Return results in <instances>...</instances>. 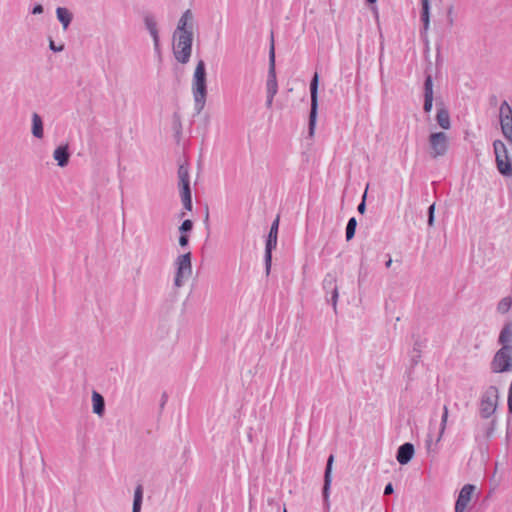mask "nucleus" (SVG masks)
Instances as JSON below:
<instances>
[{
  "instance_id": "nucleus-1",
  "label": "nucleus",
  "mask_w": 512,
  "mask_h": 512,
  "mask_svg": "<svg viewBox=\"0 0 512 512\" xmlns=\"http://www.w3.org/2000/svg\"><path fill=\"white\" fill-rule=\"evenodd\" d=\"M193 16L190 10H187L181 16L175 33L176 43L174 44V55L181 63L188 62L191 55L192 32L191 22Z\"/></svg>"
},
{
  "instance_id": "nucleus-2",
  "label": "nucleus",
  "mask_w": 512,
  "mask_h": 512,
  "mask_svg": "<svg viewBox=\"0 0 512 512\" xmlns=\"http://www.w3.org/2000/svg\"><path fill=\"white\" fill-rule=\"evenodd\" d=\"M493 151L498 172L504 177H512V157L504 142L495 140L493 142Z\"/></svg>"
},
{
  "instance_id": "nucleus-3",
  "label": "nucleus",
  "mask_w": 512,
  "mask_h": 512,
  "mask_svg": "<svg viewBox=\"0 0 512 512\" xmlns=\"http://www.w3.org/2000/svg\"><path fill=\"white\" fill-rule=\"evenodd\" d=\"M450 148V138L447 133L431 132L428 136V154L431 158L436 159L444 157Z\"/></svg>"
},
{
  "instance_id": "nucleus-4",
  "label": "nucleus",
  "mask_w": 512,
  "mask_h": 512,
  "mask_svg": "<svg viewBox=\"0 0 512 512\" xmlns=\"http://www.w3.org/2000/svg\"><path fill=\"white\" fill-rule=\"evenodd\" d=\"M192 88L195 102L202 108L206 99V71L202 60L196 65Z\"/></svg>"
},
{
  "instance_id": "nucleus-5",
  "label": "nucleus",
  "mask_w": 512,
  "mask_h": 512,
  "mask_svg": "<svg viewBox=\"0 0 512 512\" xmlns=\"http://www.w3.org/2000/svg\"><path fill=\"white\" fill-rule=\"evenodd\" d=\"M493 373H505L512 371V347L499 349L490 364Z\"/></svg>"
},
{
  "instance_id": "nucleus-6",
  "label": "nucleus",
  "mask_w": 512,
  "mask_h": 512,
  "mask_svg": "<svg viewBox=\"0 0 512 512\" xmlns=\"http://www.w3.org/2000/svg\"><path fill=\"white\" fill-rule=\"evenodd\" d=\"M176 275L174 283L181 287L192 274L191 253L187 252L178 256L175 260Z\"/></svg>"
},
{
  "instance_id": "nucleus-7",
  "label": "nucleus",
  "mask_w": 512,
  "mask_h": 512,
  "mask_svg": "<svg viewBox=\"0 0 512 512\" xmlns=\"http://www.w3.org/2000/svg\"><path fill=\"white\" fill-rule=\"evenodd\" d=\"M499 400V390L495 386H491L485 392L481 404H480V413L483 418L491 417L498 406Z\"/></svg>"
},
{
  "instance_id": "nucleus-8",
  "label": "nucleus",
  "mask_w": 512,
  "mask_h": 512,
  "mask_svg": "<svg viewBox=\"0 0 512 512\" xmlns=\"http://www.w3.org/2000/svg\"><path fill=\"white\" fill-rule=\"evenodd\" d=\"M499 119L503 136L512 144V108L506 101L499 107Z\"/></svg>"
},
{
  "instance_id": "nucleus-9",
  "label": "nucleus",
  "mask_w": 512,
  "mask_h": 512,
  "mask_svg": "<svg viewBox=\"0 0 512 512\" xmlns=\"http://www.w3.org/2000/svg\"><path fill=\"white\" fill-rule=\"evenodd\" d=\"M267 104L270 106L272 104L273 98L277 93L278 85L276 80L275 73V50H274V41L272 40L271 48H270V68L267 79Z\"/></svg>"
},
{
  "instance_id": "nucleus-10",
  "label": "nucleus",
  "mask_w": 512,
  "mask_h": 512,
  "mask_svg": "<svg viewBox=\"0 0 512 512\" xmlns=\"http://www.w3.org/2000/svg\"><path fill=\"white\" fill-rule=\"evenodd\" d=\"M318 73L315 72L313 79L311 81V112H310V121H309V134L311 136L315 133L316 128V117H317V107H318V99H317V90H318Z\"/></svg>"
},
{
  "instance_id": "nucleus-11",
  "label": "nucleus",
  "mask_w": 512,
  "mask_h": 512,
  "mask_svg": "<svg viewBox=\"0 0 512 512\" xmlns=\"http://www.w3.org/2000/svg\"><path fill=\"white\" fill-rule=\"evenodd\" d=\"M278 227H279V217H277L271 225L267 243H266V251H265V262H266V270L269 273L271 267V252L277 245V235H278Z\"/></svg>"
},
{
  "instance_id": "nucleus-12",
  "label": "nucleus",
  "mask_w": 512,
  "mask_h": 512,
  "mask_svg": "<svg viewBox=\"0 0 512 512\" xmlns=\"http://www.w3.org/2000/svg\"><path fill=\"white\" fill-rule=\"evenodd\" d=\"M475 486L466 484L459 492L458 499L455 504V512H465L469 502L471 501Z\"/></svg>"
},
{
  "instance_id": "nucleus-13",
  "label": "nucleus",
  "mask_w": 512,
  "mask_h": 512,
  "mask_svg": "<svg viewBox=\"0 0 512 512\" xmlns=\"http://www.w3.org/2000/svg\"><path fill=\"white\" fill-rule=\"evenodd\" d=\"M414 452V446L411 443L401 445L397 451V461L401 465L409 463L414 456Z\"/></svg>"
},
{
  "instance_id": "nucleus-14",
  "label": "nucleus",
  "mask_w": 512,
  "mask_h": 512,
  "mask_svg": "<svg viewBox=\"0 0 512 512\" xmlns=\"http://www.w3.org/2000/svg\"><path fill=\"white\" fill-rule=\"evenodd\" d=\"M436 121L442 129H444V130L450 129V127H451L450 115L446 108L440 107L437 109Z\"/></svg>"
},
{
  "instance_id": "nucleus-15",
  "label": "nucleus",
  "mask_w": 512,
  "mask_h": 512,
  "mask_svg": "<svg viewBox=\"0 0 512 512\" xmlns=\"http://www.w3.org/2000/svg\"><path fill=\"white\" fill-rule=\"evenodd\" d=\"M54 159L57 161V164L61 167H64L68 164L69 161V153L68 146H59L54 150L53 153Z\"/></svg>"
},
{
  "instance_id": "nucleus-16",
  "label": "nucleus",
  "mask_w": 512,
  "mask_h": 512,
  "mask_svg": "<svg viewBox=\"0 0 512 512\" xmlns=\"http://www.w3.org/2000/svg\"><path fill=\"white\" fill-rule=\"evenodd\" d=\"M499 342L502 347H512V325L507 324L503 327L500 335Z\"/></svg>"
},
{
  "instance_id": "nucleus-17",
  "label": "nucleus",
  "mask_w": 512,
  "mask_h": 512,
  "mask_svg": "<svg viewBox=\"0 0 512 512\" xmlns=\"http://www.w3.org/2000/svg\"><path fill=\"white\" fill-rule=\"evenodd\" d=\"M92 403L93 412L97 415H102L104 412V399L99 393L95 391L92 394Z\"/></svg>"
},
{
  "instance_id": "nucleus-18",
  "label": "nucleus",
  "mask_w": 512,
  "mask_h": 512,
  "mask_svg": "<svg viewBox=\"0 0 512 512\" xmlns=\"http://www.w3.org/2000/svg\"><path fill=\"white\" fill-rule=\"evenodd\" d=\"M32 122H33V126H32L33 135L37 138H42L43 137V125H42V120H41L40 116L38 114L34 113L33 117H32Z\"/></svg>"
},
{
  "instance_id": "nucleus-19",
  "label": "nucleus",
  "mask_w": 512,
  "mask_h": 512,
  "mask_svg": "<svg viewBox=\"0 0 512 512\" xmlns=\"http://www.w3.org/2000/svg\"><path fill=\"white\" fill-rule=\"evenodd\" d=\"M58 20L63 24L66 29L71 22L72 16L66 8L59 7L56 10Z\"/></svg>"
},
{
  "instance_id": "nucleus-20",
  "label": "nucleus",
  "mask_w": 512,
  "mask_h": 512,
  "mask_svg": "<svg viewBox=\"0 0 512 512\" xmlns=\"http://www.w3.org/2000/svg\"><path fill=\"white\" fill-rule=\"evenodd\" d=\"M448 417H449V410H448V407L445 405L443 407V413L441 416V423H440V427H439V434L437 437V442L441 441V439L443 438V436L445 434L447 423H448Z\"/></svg>"
},
{
  "instance_id": "nucleus-21",
  "label": "nucleus",
  "mask_w": 512,
  "mask_h": 512,
  "mask_svg": "<svg viewBox=\"0 0 512 512\" xmlns=\"http://www.w3.org/2000/svg\"><path fill=\"white\" fill-rule=\"evenodd\" d=\"M145 24L147 26V29L149 30L151 36L154 39L155 46L158 47V32L156 28V22L151 17L145 18Z\"/></svg>"
},
{
  "instance_id": "nucleus-22",
  "label": "nucleus",
  "mask_w": 512,
  "mask_h": 512,
  "mask_svg": "<svg viewBox=\"0 0 512 512\" xmlns=\"http://www.w3.org/2000/svg\"><path fill=\"white\" fill-rule=\"evenodd\" d=\"M143 490L142 486L138 485L134 493L133 510L132 512H140L142 504Z\"/></svg>"
},
{
  "instance_id": "nucleus-23",
  "label": "nucleus",
  "mask_w": 512,
  "mask_h": 512,
  "mask_svg": "<svg viewBox=\"0 0 512 512\" xmlns=\"http://www.w3.org/2000/svg\"><path fill=\"white\" fill-rule=\"evenodd\" d=\"M331 482H332V467H327L326 466V469H325V483H324V489H323V494H324V497H325L326 500L329 497V490H330Z\"/></svg>"
},
{
  "instance_id": "nucleus-24",
  "label": "nucleus",
  "mask_w": 512,
  "mask_h": 512,
  "mask_svg": "<svg viewBox=\"0 0 512 512\" xmlns=\"http://www.w3.org/2000/svg\"><path fill=\"white\" fill-rule=\"evenodd\" d=\"M512 307V299L510 297H505L501 299L497 304V311L500 314H506Z\"/></svg>"
},
{
  "instance_id": "nucleus-25",
  "label": "nucleus",
  "mask_w": 512,
  "mask_h": 512,
  "mask_svg": "<svg viewBox=\"0 0 512 512\" xmlns=\"http://www.w3.org/2000/svg\"><path fill=\"white\" fill-rule=\"evenodd\" d=\"M433 81L432 77L429 75L425 79L424 83V98L433 99Z\"/></svg>"
},
{
  "instance_id": "nucleus-26",
  "label": "nucleus",
  "mask_w": 512,
  "mask_h": 512,
  "mask_svg": "<svg viewBox=\"0 0 512 512\" xmlns=\"http://www.w3.org/2000/svg\"><path fill=\"white\" fill-rule=\"evenodd\" d=\"M356 225H357V222H356L355 218H351L348 221L347 227H346V239L347 240H351L354 237Z\"/></svg>"
},
{
  "instance_id": "nucleus-27",
  "label": "nucleus",
  "mask_w": 512,
  "mask_h": 512,
  "mask_svg": "<svg viewBox=\"0 0 512 512\" xmlns=\"http://www.w3.org/2000/svg\"><path fill=\"white\" fill-rule=\"evenodd\" d=\"M421 19L423 22V28L427 31L430 25V8H422Z\"/></svg>"
},
{
  "instance_id": "nucleus-28",
  "label": "nucleus",
  "mask_w": 512,
  "mask_h": 512,
  "mask_svg": "<svg viewBox=\"0 0 512 512\" xmlns=\"http://www.w3.org/2000/svg\"><path fill=\"white\" fill-rule=\"evenodd\" d=\"M178 176H179V184L185 183V182L189 183L188 169L186 167H184L183 165L179 167Z\"/></svg>"
},
{
  "instance_id": "nucleus-29",
  "label": "nucleus",
  "mask_w": 512,
  "mask_h": 512,
  "mask_svg": "<svg viewBox=\"0 0 512 512\" xmlns=\"http://www.w3.org/2000/svg\"><path fill=\"white\" fill-rule=\"evenodd\" d=\"M179 186H180V192H181L182 199H185L186 197H191L189 183H187V182L181 183V184H179Z\"/></svg>"
},
{
  "instance_id": "nucleus-30",
  "label": "nucleus",
  "mask_w": 512,
  "mask_h": 512,
  "mask_svg": "<svg viewBox=\"0 0 512 512\" xmlns=\"http://www.w3.org/2000/svg\"><path fill=\"white\" fill-rule=\"evenodd\" d=\"M192 227H193V223L191 220L187 219V220H184L183 223L181 224V226L179 227V230L181 233H186V232H189L192 230Z\"/></svg>"
},
{
  "instance_id": "nucleus-31",
  "label": "nucleus",
  "mask_w": 512,
  "mask_h": 512,
  "mask_svg": "<svg viewBox=\"0 0 512 512\" xmlns=\"http://www.w3.org/2000/svg\"><path fill=\"white\" fill-rule=\"evenodd\" d=\"M434 212L435 204H432L428 209V225L432 227L434 225Z\"/></svg>"
},
{
  "instance_id": "nucleus-32",
  "label": "nucleus",
  "mask_w": 512,
  "mask_h": 512,
  "mask_svg": "<svg viewBox=\"0 0 512 512\" xmlns=\"http://www.w3.org/2000/svg\"><path fill=\"white\" fill-rule=\"evenodd\" d=\"M337 299H338V290L336 287H334L332 290L331 299L329 300L331 302L334 310H336Z\"/></svg>"
},
{
  "instance_id": "nucleus-33",
  "label": "nucleus",
  "mask_w": 512,
  "mask_h": 512,
  "mask_svg": "<svg viewBox=\"0 0 512 512\" xmlns=\"http://www.w3.org/2000/svg\"><path fill=\"white\" fill-rule=\"evenodd\" d=\"M433 107V99L424 98L423 109L426 113H430Z\"/></svg>"
},
{
  "instance_id": "nucleus-34",
  "label": "nucleus",
  "mask_w": 512,
  "mask_h": 512,
  "mask_svg": "<svg viewBox=\"0 0 512 512\" xmlns=\"http://www.w3.org/2000/svg\"><path fill=\"white\" fill-rule=\"evenodd\" d=\"M366 195H367V189L365 190L362 201L358 205V208H357L358 212L361 214H363L366 210V204H365Z\"/></svg>"
},
{
  "instance_id": "nucleus-35",
  "label": "nucleus",
  "mask_w": 512,
  "mask_h": 512,
  "mask_svg": "<svg viewBox=\"0 0 512 512\" xmlns=\"http://www.w3.org/2000/svg\"><path fill=\"white\" fill-rule=\"evenodd\" d=\"M507 404H508L509 412L512 413V380H511V383L509 386Z\"/></svg>"
},
{
  "instance_id": "nucleus-36",
  "label": "nucleus",
  "mask_w": 512,
  "mask_h": 512,
  "mask_svg": "<svg viewBox=\"0 0 512 512\" xmlns=\"http://www.w3.org/2000/svg\"><path fill=\"white\" fill-rule=\"evenodd\" d=\"M189 242V237L188 235L182 233V235L179 237V244L184 247V246H187Z\"/></svg>"
},
{
  "instance_id": "nucleus-37",
  "label": "nucleus",
  "mask_w": 512,
  "mask_h": 512,
  "mask_svg": "<svg viewBox=\"0 0 512 512\" xmlns=\"http://www.w3.org/2000/svg\"><path fill=\"white\" fill-rule=\"evenodd\" d=\"M183 201V204H184V207L187 209V210H191L192 209V200H191V197H186L185 199H182Z\"/></svg>"
},
{
  "instance_id": "nucleus-38",
  "label": "nucleus",
  "mask_w": 512,
  "mask_h": 512,
  "mask_svg": "<svg viewBox=\"0 0 512 512\" xmlns=\"http://www.w3.org/2000/svg\"><path fill=\"white\" fill-rule=\"evenodd\" d=\"M50 48H51L53 51L59 52V51H62V50H63V45L56 46V44L51 40V41H50Z\"/></svg>"
},
{
  "instance_id": "nucleus-39",
  "label": "nucleus",
  "mask_w": 512,
  "mask_h": 512,
  "mask_svg": "<svg viewBox=\"0 0 512 512\" xmlns=\"http://www.w3.org/2000/svg\"><path fill=\"white\" fill-rule=\"evenodd\" d=\"M393 491H394L393 486H392V484H391V483H389V484H387V485L385 486L384 494H385V495H389V494H392V493H393Z\"/></svg>"
},
{
  "instance_id": "nucleus-40",
  "label": "nucleus",
  "mask_w": 512,
  "mask_h": 512,
  "mask_svg": "<svg viewBox=\"0 0 512 512\" xmlns=\"http://www.w3.org/2000/svg\"><path fill=\"white\" fill-rule=\"evenodd\" d=\"M42 12H43V7H42V5H40V4L36 5V6L33 8V11H32V13H33V14H40V13H42Z\"/></svg>"
},
{
  "instance_id": "nucleus-41",
  "label": "nucleus",
  "mask_w": 512,
  "mask_h": 512,
  "mask_svg": "<svg viewBox=\"0 0 512 512\" xmlns=\"http://www.w3.org/2000/svg\"><path fill=\"white\" fill-rule=\"evenodd\" d=\"M422 8H430V0H421Z\"/></svg>"
},
{
  "instance_id": "nucleus-42",
  "label": "nucleus",
  "mask_w": 512,
  "mask_h": 512,
  "mask_svg": "<svg viewBox=\"0 0 512 512\" xmlns=\"http://www.w3.org/2000/svg\"><path fill=\"white\" fill-rule=\"evenodd\" d=\"M333 461H334V456L333 455H330L328 460H327V467H332L333 465Z\"/></svg>"
},
{
  "instance_id": "nucleus-43",
  "label": "nucleus",
  "mask_w": 512,
  "mask_h": 512,
  "mask_svg": "<svg viewBox=\"0 0 512 512\" xmlns=\"http://www.w3.org/2000/svg\"><path fill=\"white\" fill-rule=\"evenodd\" d=\"M391 264H392V259H389V260L385 263V266H386L387 268H389V267L391 266Z\"/></svg>"
},
{
  "instance_id": "nucleus-44",
  "label": "nucleus",
  "mask_w": 512,
  "mask_h": 512,
  "mask_svg": "<svg viewBox=\"0 0 512 512\" xmlns=\"http://www.w3.org/2000/svg\"><path fill=\"white\" fill-rule=\"evenodd\" d=\"M370 4H375L377 0H366Z\"/></svg>"
},
{
  "instance_id": "nucleus-45",
  "label": "nucleus",
  "mask_w": 512,
  "mask_h": 512,
  "mask_svg": "<svg viewBox=\"0 0 512 512\" xmlns=\"http://www.w3.org/2000/svg\"><path fill=\"white\" fill-rule=\"evenodd\" d=\"M283 512H287L286 508L283 509Z\"/></svg>"
}]
</instances>
